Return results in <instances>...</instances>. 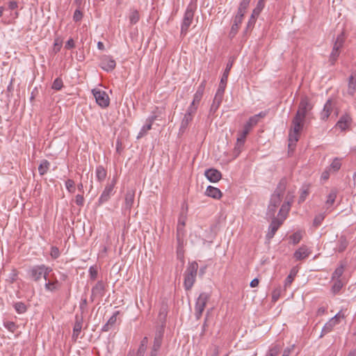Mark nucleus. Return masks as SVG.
<instances>
[{"label": "nucleus", "mask_w": 356, "mask_h": 356, "mask_svg": "<svg viewBox=\"0 0 356 356\" xmlns=\"http://www.w3.org/2000/svg\"><path fill=\"white\" fill-rule=\"evenodd\" d=\"M245 142V129L241 131L240 136L237 138L236 146L233 150L234 157H237L243 151V145Z\"/></svg>", "instance_id": "nucleus-16"}, {"label": "nucleus", "mask_w": 356, "mask_h": 356, "mask_svg": "<svg viewBox=\"0 0 356 356\" xmlns=\"http://www.w3.org/2000/svg\"><path fill=\"white\" fill-rule=\"evenodd\" d=\"M198 271V264L196 261L189 262L184 273V287L186 291H190L196 280Z\"/></svg>", "instance_id": "nucleus-4"}, {"label": "nucleus", "mask_w": 356, "mask_h": 356, "mask_svg": "<svg viewBox=\"0 0 356 356\" xmlns=\"http://www.w3.org/2000/svg\"><path fill=\"white\" fill-rule=\"evenodd\" d=\"M192 120L193 117L190 114H185L181 122L180 130L184 131Z\"/></svg>", "instance_id": "nucleus-34"}, {"label": "nucleus", "mask_w": 356, "mask_h": 356, "mask_svg": "<svg viewBox=\"0 0 356 356\" xmlns=\"http://www.w3.org/2000/svg\"><path fill=\"white\" fill-rule=\"evenodd\" d=\"M152 125L151 124L146 122V124L141 128L140 132L138 133L137 138H140L146 134V133L152 129Z\"/></svg>", "instance_id": "nucleus-42"}, {"label": "nucleus", "mask_w": 356, "mask_h": 356, "mask_svg": "<svg viewBox=\"0 0 356 356\" xmlns=\"http://www.w3.org/2000/svg\"><path fill=\"white\" fill-rule=\"evenodd\" d=\"M50 163L47 160H43L38 167V172L40 175H44L49 170Z\"/></svg>", "instance_id": "nucleus-35"}, {"label": "nucleus", "mask_w": 356, "mask_h": 356, "mask_svg": "<svg viewBox=\"0 0 356 356\" xmlns=\"http://www.w3.org/2000/svg\"><path fill=\"white\" fill-rule=\"evenodd\" d=\"M209 298V294L205 292L200 294L195 306V315L197 319L200 318Z\"/></svg>", "instance_id": "nucleus-8"}, {"label": "nucleus", "mask_w": 356, "mask_h": 356, "mask_svg": "<svg viewBox=\"0 0 356 356\" xmlns=\"http://www.w3.org/2000/svg\"><path fill=\"white\" fill-rule=\"evenodd\" d=\"M205 194L207 196L211 197L214 199H216V200H219L222 197V195L221 191H220V189H218V188L211 186H209L207 188Z\"/></svg>", "instance_id": "nucleus-22"}, {"label": "nucleus", "mask_w": 356, "mask_h": 356, "mask_svg": "<svg viewBox=\"0 0 356 356\" xmlns=\"http://www.w3.org/2000/svg\"><path fill=\"white\" fill-rule=\"evenodd\" d=\"M345 42V37L343 33L339 34L334 42L333 45L332 51L330 54V59L331 62V65H334V61L337 60L338 56L340 54V49L343 46Z\"/></svg>", "instance_id": "nucleus-7"}, {"label": "nucleus", "mask_w": 356, "mask_h": 356, "mask_svg": "<svg viewBox=\"0 0 356 356\" xmlns=\"http://www.w3.org/2000/svg\"><path fill=\"white\" fill-rule=\"evenodd\" d=\"M40 266L44 268V279L47 280V277L49 275V273L51 271V268L46 266L44 264L40 265Z\"/></svg>", "instance_id": "nucleus-61"}, {"label": "nucleus", "mask_w": 356, "mask_h": 356, "mask_svg": "<svg viewBox=\"0 0 356 356\" xmlns=\"http://www.w3.org/2000/svg\"><path fill=\"white\" fill-rule=\"evenodd\" d=\"M312 109L313 104L309 97L306 96L302 97L291 124H296V127H299V125L303 126L305 118L310 115Z\"/></svg>", "instance_id": "nucleus-3"}, {"label": "nucleus", "mask_w": 356, "mask_h": 356, "mask_svg": "<svg viewBox=\"0 0 356 356\" xmlns=\"http://www.w3.org/2000/svg\"><path fill=\"white\" fill-rule=\"evenodd\" d=\"M337 197V193L334 191H332L328 195L326 201V204L330 207L332 205Z\"/></svg>", "instance_id": "nucleus-44"}, {"label": "nucleus", "mask_w": 356, "mask_h": 356, "mask_svg": "<svg viewBox=\"0 0 356 356\" xmlns=\"http://www.w3.org/2000/svg\"><path fill=\"white\" fill-rule=\"evenodd\" d=\"M134 197H135V191L133 190L127 191L125 195L124 198V209L126 210L130 211L134 202Z\"/></svg>", "instance_id": "nucleus-19"}, {"label": "nucleus", "mask_w": 356, "mask_h": 356, "mask_svg": "<svg viewBox=\"0 0 356 356\" xmlns=\"http://www.w3.org/2000/svg\"><path fill=\"white\" fill-rule=\"evenodd\" d=\"M83 315H79L76 314L75 316V323L73 327V334H72V338L74 340H76L79 335L81 333L82 325H83Z\"/></svg>", "instance_id": "nucleus-14"}, {"label": "nucleus", "mask_w": 356, "mask_h": 356, "mask_svg": "<svg viewBox=\"0 0 356 356\" xmlns=\"http://www.w3.org/2000/svg\"><path fill=\"white\" fill-rule=\"evenodd\" d=\"M92 92L95 98L96 102L102 108H106L109 105V97L105 91L95 88Z\"/></svg>", "instance_id": "nucleus-10"}, {"label": "nucleus", "mask_w": 356, "mask_h": 356, "mask_svg": "<svg viewBox=\"0 0 356 356\" xmlns=\"http://www.w3.org/2000/svg\"><path fill=\"white\" fill-rule=\"evenodd\" d=\"M168 314V306L165 304H163L160 308L159 317L161 321H165V317Z\"/></svg>", "instance_id": "nucleus-39"}, {"label": "nucleus", "mask_w": 356, "mask_h": 356, "mask_svg": "<svg viewBox=\"0 0 356 356\" xmlns=\"http://www.w3.org/2000/svg\"><path fill=\"white\" fill-rule=\"evenodd\" d=\"M105 293V284L100 280L92 287L91 291V300L93 302L96 298H101Z\"/></svg>", "instance_id": "nucleus-11"}, {"label": "nucleus", "mask_w": 356, "mask_h": 356, "mask_svg": "<svg viewBox=\"0 0 356 356\" xmlns=\"http://www.w3.org/2000/svg\"><path fill=\"white\" fill-rule=\"evenodd\" d=\"M263 6L261 5L260 2H259L257 6L253 10L252 14V18H257L259 15L260 14L261 10H262Z\"/></svg>", "instance_id": "nucleus-49"}, {"label": "nucleus", "mask_w": 356, "mask_h": 356, "mask_svg": "<svg viewBox=\"0 0 356 356\" xmlns=\"http://www.w3.org/2000/svg\"><path fill=\"white\" fill-rule=\"evenodd\" d=\"M43 270L44 268L40 267V265L34 266L29 270L28 274L31 280L35 282H38L42 277H44Z\"/></svg>", "instance_id": "nucleus-13"}, {"label": "nucleus", "mask_w": 356, "mask_h": 356, "mask_svg": "<svg viewBox=\"0 0 356 356\" xmlns=\"http://www.w3.org/2000/svg\"><path fill=\"white\" fill-rule=\"evenodd\" d=\"M332 111V101L328 99L324 105L323 109L321 113V119L323 120H327L331 114Z\"/></svg>", "instance_id": "nucleus-20"}, {"label": "nucleus", "mask_w": 356, "mask_h": 356, "mask_svg": "<svg viewBox=\"0 0 356 356\" xmlns=\"http://www.w3.org/2000/svg\"><path fill=\"white\" fill-rule=\"evenodd\" d=\"M293 196H290L289 194H288L286 197L285 201L280 209L278 217H271L272 220L269 225L268 233L266 234L267 240L269 241L273 238L279 227L286 218L288 213L290 211L291 206L293 203Z\"/></svg>", "instance_id": "nucleus-1"}, {"label": "nucleus", "mask_w": 356, "mask_h": 356, "mask_svg": "<svg viewBox=\"0 0 356 356\" xmlns=\"http://www.w3.org/2000/svg\"><path fill=\"white\" fill-rule=\"evenodd\" d=\"M204 175L211 182L213 183L218 181L222 178L221 172L215 168H210L205 170Z\"/></svg>", "instance_id": "nucleus-15"}, {"label": "nucleus", "mask_w": 356, "mask_h": 356, "mask_svg": "<svg viewBox=\"0 0 356 356\" xmlns=\"http://www.w3.org/2000/svg\"><path fill=\"white\" fill-rule=\"evenodd\" d=\"M65 186L69 193H74L75 192V190H76L75 184L72 179H67L65 181Z\"/></svg>", "instance_id": "nucleus-40"}, {"label": "nucleus", "mask_w": 356, "mask_h": 356, "mask_svg": "<svg viewBox=\"0 0 356 356\" xmlns=\"http://www.w3.org/2000/svg\"><path fill=\"white\" fill-rule=\"evenodd\" d=\"M226 85L227 84H225V83H220L218 88V90H217V92L216 93V96H218V97L220 96V97H223V95H224V92H225V89Z\"/></svg>", "instance_id": "nucleus-51"}, {"label": "nucleus", "mask_w": 356, "mask_h": 356, "mask_svg": "<svg viewBox=\"0 0 356 356\" xmlns=\"http://www.w3.org/2000/svg\"><path fill=\"white\" fill-rule=\"evenodd\" d=\"M106 170L103 166L99 165L96 168V177L99 181H104L106 177Z\"/></svg>", "instance_id": "nucleus-30"}, {"label": "nucleus", "mask_w": 356, "mask_h": 356, "mask_svg": "<svg viewBox=\"0 0 356 356\" xmlns=\"http://www.w3.org/2000/svg\"><path fill=\"white\" fill-rule=\"evenodd\" d=\"M324 218V213H319L318 215L316 216L313 221V225L316 227L320 226L322 222L323 221Z\"/></svg>", "instance_id": "nucleus-41"}, {"label": "nucleus", "mask_w": 356, "mask_h": 356, "mask_svg": "<svg viewBox=\"0 0 356 356\" xmlns=\"http://www.w3.org/2000/svg\"><path fill=\"white\" fill-rule=\"evenodd\" d=\"M337 325V323L335 321V320H334L332 318L327 322L325 323V325L323 326V329H322V332H321V337H322L324 334L330 332L332 331V330L333 329V327Z\"/></svg>", "instance_id": "nucleus-28"}, {"label": "nucleus", "mask_w": 356, "mask_h": 356, "mask_svg": "<svg viewBox=\"0 0 356 356\" xmlns=\"http://www.w3.org/2000/svg\"><path fill=\"white\" fill-rule=\"evenodd\" d=\"M59 282L57 280H55L54 281H50L49 280L45 284V289L49 291H55L59 288Z\"/></svg>", "instance_id": "nucleus-32"}, {"label": "nucleus", "mask_w": 356, "mask_h": 356, "mask_svg": "<svg viewBox=\"0 0 356 356\" xmlns=\"http://www.w3.org/2000/svg\"><path fill=\"white\" fill-rule=\"evenodd\" d=\"M14 308L18 314H24L27 310L26 305L22 302H17L15 303Z\"/></svg>", "instance_id": "nucleus-36"}, {"label": "nucleus", "mask_w": 356, "mask_h": 356, "mask_svg": "<svg viewBox=\"0 0 356 356\" xmlns=\"http://www.w3.org/2000/svg\"><path fill=\"white\" fill-rule=\"evenodd\" d=\"M290 239L292 241L293 244L296 245L302 239V234L300 232H296L290 236Z\"/></svg>", "instance_id": "nucleus-43"}, {"label": "nucleus", "mask_w": 356, "mask_h": 356, "mask_svg": "<svg viewBox=\"0 0 356 356\" xmlns=\"http://www.w3.org/2000/svg\"><path fill=\"white\" fill-rule=\"evenodd\" d=\"M341 163L340 160L337 158L334 159L330 165V168L334 170V171H337L340 169Z\"/></svg>", "instance_id": "nucleus-47"}, {"label": "nucleus", "mask_w": 356, "mask_h": 356, "mask_svg": "<svg viewBox=\"0 0 356 356\" xmlns=\"http://www.w3.org/2000/svg\"><path fill=\"white\" fill-rule=\"evenodd\" d=\"M239 26H240L238 24L233 22V24L232 26L231 31H230V33H229L230 37H234L236 34V33H237V31L238 30Z\"/></svg>", "instance_id": "nucleus-56"}, {"label": "nucleus", "mask_w": 356, "mask_h": 356, "mask_svg": "<svg viewBox=\"0 0 356 356\" xmlns=\"http://www.w3.org/2000/svg\"><path fill=\"white\" fill-rule=\"evenodd\" d=\"M195 6L192 4H189L186 10L184 13V16L183 18V22L181 26V34L185 35L188 30V28L191 25L194 13H195Z\"/></svg>", "instance_id": "nucleus-5"}, {"label": "nucleus", "mask_w": 356, "mask_h": 356, "mask_svg": "<svg viewBox=\"0 0 356 356\" xmlns=\"http://www.w3.org/2000/svg\"><path fill=\"white\" fill-rule=\"evenodd\" d=\"M197 106L191 103V106L188 108L187 111L185 114H190V116L193 117V115L197 111Z\"/></svg>", "instance_id": "nucleus-53"}, {"label": "nucleus", "mask_w": 356, "mask_h": 356, "mask_svg": "<svg viewBox=\"0 0 356 356\" xmlns=\"http://www.w3.org/2000/svg\"><path fill=\"white\" fill-rule=\"evenodd\" d=\"M82 17H83L82 13L79 9H76L74 11V15H73V19L75 22H79V21H80L82 19Z\"/></svg>", "instance_id": "nucleus-57"}, {"label": "nucleus", "mask_w": 356, "mask_h": 356, "mask_svg": "<svg viewBox=\"0 0 356 356\" xmlns=\"http://www.w3.org/2000/svg\"><path fill=\"white\" fill-rule=\"evenodd\" d=\"M63 81L60 78H56L52 84V88L56 90H60L63 88Z\"/></svg>", "instance_id": "nucleus-45"}, {"label": "nucleus", "mask_w": 356, "mask_h": 356, "mask_svg": "<svg viewBox=\"0 0 356 356\" xmlns=\"http://www.w3.org/2000/svg\"><path fill=\"white\" fill-rule=\"evenodd\" d=\"M287 181L286 178H282L277 186L274 193L272 194L267 209V216L268 217H275V214L277 208L280 205L286 191Z\"/></svg>", "instance_id": "nucleus-2"}, {"label": "nucleus", "mask_w": 356, "mask_h": 356, "mask_svg": "<svg viewBox=\"0 0 356 356\" xmlns=\"http://www.w3.org/2000/svg\"><path fill=\"white\" fill-rule=\"evenodd\" d=\"M334 280V284L332 286V291L334 293L339 292L341 289L343 287V282L341 279H332Z\"/></svg>", "instance_id": "nucleus-38"}, {"label": "nucleus", "mask_w": 356, "mask_h": 356, "mask_svg": "<svg viewBox=\"0 0 356 356\" xmlns=\"http://www.w3.org/2000/svg\"><path fill=\"white\" fill-rule=\"evenodd\" d=\"M204 89V83L202 82L194 95L193 100L192 102L193 104H195L197 106L200 103V102L203 96Z\"/></svg>", "instance_id": "nucleus-26"}, {"label": "nucleus", "mask_w": 356, "mask_h": 356, "mask_svg": "<svg viewBox=\"0 0 356 356\" xmlns=\"http://www.w3.org/2000/svg\"><path fill=\"white\" fill-rule=\"evenodd\" d=\"M351 118L348 115H342L337 123L341 130H345L350 124Z\"/></svg>", "instance_id": "nucleus-23"}, {"label": "nucleus", "mask_w": 356, "mask_h": 356, "mask_svg": "<svg viewBox=\"0 0 356 356\" xmlns=\"http://www.w3.org/2000/svg\"><path fill=\"white\" fill-rule=\"evenodd\" d=\"M346 267V262L341 261L340 262L339 266L335 269L332 275V279H340L342 275L344 273L345 268Z\"/></svg>", "instance_id": "nucleus-27"}, {"label": "nucleus", "mask_w": 356, "mask_h": 356, "mask_svg": "<svg viewBox=\"0 0 356 356\" xmlns=\"http://www.w3.org/2000/svg\"><path fill=\"white\" fill-rule=\"evenodd\" d=\"M266 113L261 112L259 114L250 117L248 122H246V135L248 134L249 129L256 125L261 118H263Z\"/></svg>", "instance_id": "nucleus-18"}, {"label": "nucleus", "mask_w": 356, "mask_h": 356, "mask_svg": "<svg viewBox=\"0 0 356 356\" xmlns=\"http://www.w3.org/2000/svg\"><path fill=\"white\" fill-rule=\"evenodd\" d=\"M348 245V241L345 236H341L338 240L337 251L343 252Z\"/></svg>", "instance_id": "nucleus-29"}, {"label": "nucleus", "mask_w": 356, "mask_h": 356, "mask_svg": "<svg viewBox=\"0 0 356 356\" xmlns=\"http://www.w3.org/2000/svg\"><path fill=\"white\" fill-rule=\"evenodd\" d=\"M90 277L95 280L97 277V270L94 266H91L89 269Z\"/></svg>", "instance_id": "nucleus-54"}, {"label": "nucleus", "mask_w": 356, "mask_h": 356, "mask_svg": "<svg viewBox=\"0 0 356 356\" xmlns=\"http://www.w3.org/2000/svg\"><path fill=\"white\" fill-rule=\"evenodd\" d=\"M129 22L131 24H136L140 19V15L138 12L136 10H132L129 14Z\"/></svg>", "instance_id": "nucleus-37"}, {"label": "nucleus", "mask_w": 356, "mask_h": 356, "mask_svg": "<svg viewBox=\"0 0 356 356\" xmlns=\"http://www.w3.org/2000/svg\"><path fill=\"white\" fill-rule=\"evenodd\" d=\"M105 61L107 62V67H115V61L111 59L109 56L105 58Z\"/></svg>", "instance_id": "nucleus-62"}, {"label": "nucleus", "mask_w": 356, "mask_h": 356, "mask_svg": "<svg viewBox=\"0 0 356 356\" xmlns=\"http://www.w3.org/2000/svg\"><path fill=\"white\" fill-rule=\"evenodd\" d=\"M183 243H178L177 250V259L183 261L184 260V250H183Z\"/></svg>", "instance_id": "nucleus-48"}, {"label": "nucleus", "mask_w": 356, "mask_h": 356, "mask_svg": "<svg viewBox=\"0 0 356 356\" xmlns=\"http://www.w3.org/2000/svg\"><path fill=\"white\" fill-rule=\"evenodd\" d=\"M117 179L113 177L105 186L101 196L98 200L99 204H102L109 200L111 195L114 194L113 190L116 184Z\"/></svg>", "instance_id": "nucleus-9"}, {"label": "nucleus", "mask_w": 356, "mask_h": 356, "mask_svg": "<svg viewBox=\"0 0 356 356\" xmlns=\"http://www.w3.org/2000/svg\"><path fill=\"white\" fill-rule=\"evenodd\" d=\"M65 47L67 49H72L74 47V42L73 39L70 38L67 40V42L65 44Z\"/></svg>", "instance_id": "nucleus-64"}, {"label": "nucleus", "mask_w": 356, "mask_h": 356, "mask_svg": "<svg viewBox=\"0 0 356 356\" xmlns=\"http://www.w3.org/2000/svg\"><path fill=\"white\" fill-rule=\"evenodd\" d=\"M222 97H218L215 95L213 103L211 106L210 112L214 113L218 108L219 106L220 105L222 100Z\"/></svg>", "instance_id": "nucleus-33"}, {"label": "nucleus", "mask_w": 356, "mask_h": 356, "mask_svg": "<svg viewBox=\"0 0 356 356\" xmlns=\"http://www.w3.org/2000/svg\"><path fill=\"white\" fill-rule=\"evenodd\" d=\"M294 276H295V275H293L292 272H291V273L286 277V278L285 280V286H287L292 283V282L294 279Z\"/></svg>", "instance_id": "nucleus-59"}, {"label": "nucleus", "mask_w": 356, "mask_h": 356, "mask_svg": "<svg viewBox=\"0 0 356 356\" xmlns=\"http://www.w3.org/2000/svg\"><path fill=\"white\" fill-rule=\"evenodd\" d=\"M311 252L309 250L308 248L306 245L300 246L293 254V257L298 260L300 261L307 257H308L310 254Z\"/></svg>", "instance_id": "nucleus-17"}, {"label": "nucleus", "mask_w": 356, "mask_h": 356, "mask_svg": "<svg viewBox=\"0 0 356 356\" xmlns=\"http://www.w3.org/2000/svg\"><path fill=\"white\" fill-rule=\"evenodd\" d=\"M120 314L119 311H116L108 320L107 323L103 326L102 331L108 332L117 321V316Z\"/></svg>", "instance_id": "nucleus-25"}, {"label": "nucleus", "mask_w": 356, "mask_h": 356, "mask_svg": "<svg viewBox=\"0 0 356 356\" xmlns=\"http://www.w3.org/2000/svg\"><path fill=\"white\" fill-rule=\"evenodd\" d=\"M164 330L163 327H160L158 330H156L154 339L153 345L151 348L150 352L147 354V356H157L160 348L161 347L163 337Z\"/></svg>", "instance_id": "nucleus-6"}, {"label": "nucleus", "mask_w": 356, "mask_h": 356, "mask_svg": "<svg viewBox=\"0 0 356 356\" xmlns=\"http://www.w3.org/2000/svg\"><path fill=\"white\" fill-rule=\"evenodd\" d=\"M303 126L302 125L296 127V124H292L291 129L289 135V147L293 144H296V143L298 140V136Z\"/></svg>", "instance_id": "nucleus-12"}, {"label": "nucleus", "mask_w": 356, "mask_h": 356, "mask_svg": "<svg viewBox=\"0 0 356 356\" xmlns=\"http://www.w3.org/2000/svg\"><path fill=\"white\" fill-rule=\"evenodd\" d=\"M3 325L6 327L9 331L14 332L17 329V325L13 321H5L3 323Z\"/></svg>", "instance_id": "nucleus-46"}, {"label": "nucleus", "mask_w": 356, "mask_h": 356, "mask_svg": "<svg viewBox=\"0 0 356 356\" xmlns=\"http://www.w3.org/2000/svg\"><path fill=\"white\" fill-rule=\"evenodd\" d=\"M244 15H245V5H244V0H243L240 3L239 8L238 9V12L234 19L233 22L241 26V24H242L243 20Z\"/></svg>", "instance_id": "nucleus-21"}, {"label": "nucleus", "mask_w": 356, "mask_h": 356, "mask_svg": "<svg viewBox=\"0 0 356 356\" xmlns=\"http://www.w3.org/2000/svg\"><path fill=\"white\" fill-rule=\"evenodd\" d=\"M356 91V73H353L348 79V95L353 96Z\"/></svg>", "instance_id": "nucleus-24"}, {"label": "nucleus", "mask_w": 356, "mask_h": 356, "mask_svg": "<svg viewBox=\"0 0 356 356\" xmlns=\"http://www.w3.org/2000/svg\"><path fill=\"white\" fill-rule=\"evenodd\" d=\"M59 254L60 253L58 249L56 247H52L51 250V256L53 258L56 259L58 257Z\"/></svg>", "instance_id": "nucleus-60"}, {"label": "nucleus", "mask_w": 356, "mask_h": 356, "mask_svg": "<svg viewBox=\"0 0 356 356\" xmlns=\"http://www.w3.org/2000/svg\"><path fill=\"white\" fill-rule=\"evenodd\" d=\"M184 226L182 222L178 223L177 226V241L178 243H184Z\"/></svg>", "instance_id": "nucleus-31"}, {"label": "nucleus", "mask_w": 356, "mask_h": 356, "mask_svg": "<svg viewBox=\"0 0 356 356\" xmlns=\"http://www.w3.org/2000/svg\"><path fill=\"white\" fill-rule=\"evenodd\" d=\"M61 47H62V41L59 38L55 39L54 44V51L55 52L59 51Z\"/></svg>", "instance_id": "nucleus-52"}, {"label": "nucleus", "mask_w": 356, "mask_h": 356, "mask_svg": "<svg viewBox=\"0 0 356 356\" xmlns=\"http://www.w3.org/2000/svg\"><path fill=\"white\" fill-rule=\"evenodd\" d=\"M345 318V316L341 312L337 313L332 318L335 320V321L337 323V324L340 322L341 319H343Z\"/></svg>", "instance_id": "nucleus-63"}, {"label": "nucleus", "mask_w": 356, "mask_h": 356, "mask_svg": "<svg viewBox=\"0 0 356 356\" xmlns=\"http://www.w3.org/2000/svg\"><path fill=\"white\" fill-rule=\"evenodd\" d=\"M87 304H88V302H87L86 298L81 300V301L80 302L79 308H80L82 315H83V313L86 310Z\"/></svg>", "instance_id": "nucleus-58"}, {"label": "nucleus", "mask_w": 356, "mask_h": 356, "mask_svg": "<svg viewBox=\"0 0 356 356\" xmlns=\"http://www.w3.org/2000/svg\"><path fill=\"white\" fill-rule=\"evenodd\" d=\"M75 202L78 206L82 207L84 204V197L83 195H76L75 197Z\"/></svg>", "instance_id": "nucleus-55"}, {"label": "nucleus", "mask_w": 356, "mask_h": 356, "mask_svg": "<svg viewBox=\"0 0 356 356\" xmlns=\"http://www.w3.org/2000/svg\"><path fill=\"white\" fill-rule=\"evenodd\" d=\"M308 194H309V191H308L307 188L302 189L301 191L300 195L299 196L298 203L300 204V203L303 202L306 200V197L308 195Z\"/></svg>", "instance_id": "nucleus-50"}]
</instances>
